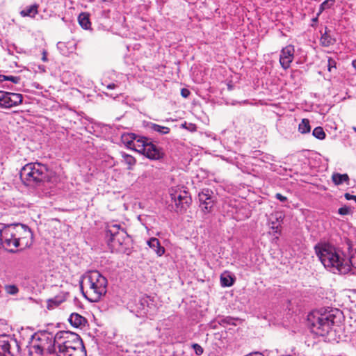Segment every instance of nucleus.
Listing matches in <instances>:
<instances>
[{"mask_svg":"<svg viewBox=\"0 0 356 356\" xmlns=\"http://www.w3.org/2000/svg\"><path fill=\"white\" fill-rule=\"evenodd\" d=\"M107 285V279L97 270L86 273L80 282L83 295L91 302H98L106 294Z\"/></svg>","mask_w":356,"mask_h":356,"instance_id":"1","label":"nucleus"},{"mask_svg":"<svg viewBox=\"0 0 356 356\" xmlns=\"http://www.w3.org/2000/svg\"><path fill=\"white\" fill-rule=\"evenodd\" d=\"M4 236L10 252H15L16 248L25 249L32 243L33 234L29 227L22 224L4 226Z\"/></svg>","mask_w":356,"mask_h":356,"instance_id":"2","label":"nucleus"},{"mask_svg":"<svg viewBox=\"0 0 356 356\" xmlns=\"http://www.w3.org/2000/svg\"><path fill=\"white\" fill-rule=\"evenodd\" d=\"M57 356H86V351L80 337L68 331H60L55 334Z\"/></svg>","mask_w":356,"mask_h":356,"instance_id":"3","label":"nucleus"},{"mask_svg":"<svg viewBox=\"0 0 356 356\" xmlns=\"http://www.w3.org/2000/svg\"><path fill=\"white\" fill-rule=\"evenodd\" d=\"M127 146L151 160H159L164 156L162 148L154 145L149 138L131 133L122 136Z\"/></svg>","mask_w":356,"mask_h":356,"instance_id":"4","label":"nucleus"},{"mask_svg":"<svg viewBox=\"0 0 356 356\" xmlns=\"http://www.w3.org/2000/svg\"><path fill=\"white\" fill-rule=\"evenodd\" d=\"M308 325L314 334L322 337L327 335L334 325L333 310L330 307L314 310L307 316Z\"/></svg>","mask_w":356,"mask_h":356,"instance_id":"5","label":"nucleus"},{"mask_svg":"<svg viewBox=\"0 0 356 356\" xmlns=\"http://www.w3.org/2000/svg\"><path fill=\"white\" fill-rule=\"evenodd\" d=\"M29 343L30 354L42 355L45 352L49 354L56 352L55 335L47 331H41L33 334Z\"/></svg>","mask_w":356,"mask_h":356,"instance_id":"6","label":"nucleus"},{"mask_svg":"<svg viewBox=\"0 0 356 356\" xmlns=\"http://www.w3.org/2000/svg\"><path fill=\"white\" fill-rule=\"evenodd\" d=\"M20 178L28 186L37 185L48 180L49 170L41 163H29L21 169Z\"/></svg>","mask_w":356,"mask_h":356,"instance_id":"7","label":"nucleus"},{"mask_svg":"<svg viewBox=\"0 0 356 356\" xmlns=\"http://www.w3.org/2000/svg\"><path fill=\"white\" fill-rule=\"evenodd\" d=\"M356 269V249L346 243L342 248H335V269L339 274L346 275L351 268Z\"/></svg>","mask_w":356,"mask_h":356,"instance_id":"8","label":"nucleus"},{"mask_svg":"<svg viewBox=\"0 0 356 356\" xmlns=\"http://www.w3.org/2000/svg\"><path fill=\"white\" fill-rule=\"evenodd\" d=\"M127 307L131 312L140 318L153 316L157 309L154 298L147 296L131 300L128 302Z\"/></svg>","mask_w":356,"mask_h":356,"instance_id":"9","label":"nucleus"},{"mask_svg":"<svg viewBox=\"0 0 356 356\" xmlns=\"http://www.w3.org/2000/svg\"><path fill=\"white\" fill-rule=\"evenodd\" d=\"M127 232L119 224L111 223L107 226L106 237L108 245L113 249H117L124 242Z\"/></svg>","mask_w":356,"mask_h":356,"instance_id":"10","label":"nucleus"},{"mask_svg":"<svg viewBox=\"0 0 356 356\" xmlns=\"http://www.w3.org/2000/svg\"><path fill=\"white\" fill-rule=\"evenodd\" d=\"M169 194L177 212L184 211L188 208L191 198L186 191L179 186L172 187L169 190Z\"/></svg>","mask_w":356,"mask_h":356,"instance_id":"11","label":"nucleus"},{"mask_svg":"<svg viewBox=\"0 0 356 356\" xmlns=\"http://www.w3.org/2000/svg\"><path fill=\"white\" fill-rule=\"evenodd\" d=\"M316 253L324 266L330 271L334 268V248L328 243L318 244L315 246Z\"/></svg>","mask_w":356,"mask_h":356,"instance_id":"12","label":"nucleus"},{"mask_svg":"<svg viewBox=\"0 0 356 356\" xmlns=\"http://www.w3.org/2000/svg\"><path fill=\"white\" fill-rule=\"evenodd\" d=\"M22 95L0 90V108H10L22 104Z\"/></svg>","mask_w":356,"mask_h":356,"instance_id":"13","label":"nucleus"},{"mask_svg":"<svg viewBox=\"0 0 356 356\" xmlns=\"http://www.w3.org/2000/svg\"><path fill=\"white\" fill-rule=\"evenodd\" d=\"M213 194V192L208 188L203 189L198 194L200 207L204 213L211 212L213 207L214 200Z\"/></svg>","mask_w":356,"mask_h":356,"instance_id":"14","label":"nucleus"},{"mask_svg":"<svg viewBox=\"0 0 356 356\" xmlns=\"http://www.w3.org/2000/svg\"><path fill=\"white\" fill-rule=\"evenodd\" d=\"M295 49L293 45H288L282 49L280 54V63L284 70L290 67L294 58Z\"/></svg>","mask_w":356,"mask_h":356,"instance_id":"15","label":"nucleus"},{"mask_svg":"<svg viewBox=\"0 0 356 356\" xmlns=\"http://www.w3.org/2000/svg\"><path fill=\"white\" fill-rule=\"evenodd\" d=\"M284 218V214L282 211L272 213L268 218L270 229L277 234L281 233V225Z\"/></svg>","mask_w":356,"mask_h":356,"instance_id":"16","label":"nucleus"},{"mask_svg":"<svg viewBox=\"0 0 356 356\" xmlns=\"http://www.w3.org/2000/svg\"><path fill=\"white\" fill-rule=\"evenodd\" d=\"M149 247L156 254L158 257L162 256L165 253L164 247L161 245L158 238L152 237L147 241Z\"/></svg>","mask_w":356,"mask_h":356,"instance_id":"17","label":"nucleus"},{"mask_svg":"<svg viewBox=\"0 0 356 356\" xmlns=\"http://www.w3.org/2000/svg\"><path fill=\"white\" fill-rule=\"evenodd\" d=\"M69 322L74 327H79L85 325L86 320L77 313H73L70 316Z\"/></svg>","mask_w":356,"mask_h":356,"instance_id":"18","label":"nucleus"},{"mask_svg":"<svg viewBox=\"0 0 356 356\" xmlns=\"http://www.w3.org/2000/svg\"><path fill=\"white\" fill-rule=\"evenodd\" d=\"M10 346L5 336L0 337V356H6L10 354Z\"/></svg>","mask_w":356,"mask_h":356,"instance_id":"19","label":"nucleus"},{"mask_svg":"<svg viewBox=\"0 0 356 356\" xmlns=\"http://www.w3.org/2000/svg\"><path fill=\"white\" fill-rule=\"evenodd\" d=\"M78 21L83 29H89L90 28L91 23L88 13H81L78 17Z\"/></svg>","mask_w":356,"mask_h":356,"instance_id":"20","label":"nucleus"},{"mask_svg":"<svg viewBox=\"0 0 356 356\" xmlns=\"http://www.w3.org/2000/svg\"><path fill=\"white\" fill-rule=\"evenodd\" d=\"M148 127L152 131H156L161 135L168 134L170 131L169 127L161 126L152 122H150L148 124Z\"/></svg>","mask_w":356,"mask_h":356,"instance_id":"21","label":"nucleus"},{"mask_svg":"<svg viewBox=\"0 0 356 356\" xmlns=\"http://www.w3.org/2000/svg\"><path fill=\"white\" fill-rule=\"evenodd\" d=\"M38 13V6L31 5L25 8L20 12V14L23 17H33Z\"/></svg>","mask_w":356,"mask_h":356,"instance_id":"22","label":"nucleus"},{"mask_svg":"<svg viewBox=\"0 0 356 356\" xmlns=\"http://www.w3.org/2000/svg\"><path fill=\"white\" fill-rule=\"evenodd\" d=\"M310 131L309 120L306 118L302 119L298 125V131L302 134H305L309 133Z\"/></svg>","mask_w":356,"mask_h":356,"instance_id":"23","label":"nucleus"},{"mask_svg":"<svg viewBox=\"0 0 356 356\" xmlns=\"http://www.w3.org/2000/svg\"><path fill=\"white\" fill-rule=\"evenodd\" d=\"M220 283L222 286H231L234 284V279L229 274L222 273L220 275Z\"/></svg>","mask_w":356,"mask_h":356,"instance_id":"24","label":"nucleus"},{"mask_svg":"<svg viewBox=\"0 0 356 356\" xmlns=\"http://www.w3.org/2000/svg\"><path fill=\"white\" fill-rule=\"evenodd\" d=\"M122 161L128 165V169L131 170L132 167L136 164V159L129 154L126 153L122 154Z\"/></svg>","mask_w":356,"mask_h":356,"instance_id":"25","label":"nucleus"},{"mask_svg":"<svg viewBox=\"0 0 356 356\" xmlns=\"http://www.w3.org/2000/svg\"><path fill=\"white\" fill-rule=\"evenodd\" d=\"M355 211V207L350 205H343L338 209V213L341 216L352 215Z\"/></svg>","mask_w":356,"mask_h":356,"instance_id":"26","label":"nucleus"},{"mask_svg":"<svg viewBox=\"0 0 356 356\" xmlns=\"http://www.w3.org/2000/svg\"><path fill=\"white\" fill-rule=\"evenodd\" d=\"M346 183L349 184V177L347 174L335 173V185Z\"/></svg>","mask_w":356,"mask_h":356,"instance_id":"27","label":"nucleus"},{"mask_svg":"<svg viewBox=\"0 0 356 356\" xmlns=\"http://www.w3.org/2000/svg\"><path fill=\"white\" fill-rule=\"evenodd\" d=\"M332 36L327 33V30L325 29V33L322 34V36L321 38V42L323 46H330L332 44Z\"/></svg>","mask_w":356,"mask_h":356,"instance_id":"28","label":"nucleus"},{"mask_svg":"<svg viewBox=\"0 0 356 356\" xmlns=\"http://www.w3.org/2000/svg\"><path fill=\"white\" fill-rule=\"evenodd\" d=\"M312 135L319 140H323L325 138V133L321 127H316L313 130Z\"/></svg>","mask_w":356,"mask_h":356,"instance_id":"29","label":"nucleus"},{"mask_svg":"<svg viewBox=\"0 0 356 356\" xmlns=\"http://www.w3.org/2000/svg\"><path fill=\"white\" fill-rule=\"evenodd\" d=\"M5 291L8 294L16 295L19 292V289L15 284H8L5 286Z\"/></svg>","mask_w":356,"mask_h":356,"instance_id":"30","label":"nucleus"},{"mask_svg":"<svg viewBox=\"0 0 356 356\" xmlns=\"http://www.w3.org/2000/svg\"><path fill=\"white\" fill-rule=\"evenodd\" d=\"M343 330H344V328L342 325H335V330H334L335 334H337V332H341ZM346 336L345 334H343V336H341V334H339L338 336H337V334H335V341L339 342V341L343 340V339L346 338Z\"/></svg>","mask_w":356,"mask_h":356,"instance_id":"31","label":"nucleus"},{"mask_svg":"<svg viewBox=\"0 0 356 356\" xmlns=\"http://www.w3.org/2000/svg\"><path fill=\"white\" fill-rule=\"evenodd\" d=\"M5 238H6L4 236V226L2 227L0 225V248L2 247L9 251L8 246H6V243H4Z\"/></svg>","mask_w":356,"mask_h":356,"instance_id":"32","label":"nucleus"},{"mask_svg":"<svg viewBox=\"0 0 356 356\" xmlns=\"http://www.w3.org/2000/svg\"><path fill=\"white\" fill-rule=\"evenodd\" d=\"M181 127L191 132H195L197 131V126L193 123H188L185 122L184 123L181 124Z\"/></svg>","mask_w":356,"mask_h":356,"instance_id":"33","label":"nucleus"},{"mask_svg":"<svg viewBox=\"0 0 356 356\" xmlns=\"http://www.w3.org/2000/svg\"><path fill=\"white\" fill-rule=\"evenodd\" d=\"M0 77H3V79H1V81H4V80L10 81L14 83H19V81H20L19 76L3 75V76H0Z\"/></svg>","mask_w":356,"mask_h":356,"instance_id":"34","label":"nucleus"},{"mask_svg":"<svg viewBox=\"0 0 356 356\" xmlns=\"http://www.w3.org/2000/svg\"><path fill=\"white\" fill-rule=\"evenodd\" d=\"M192 346H193V348L194 349L195 353L197 355H202L203 353V348L199 344L194 343V344H193Z\"/></svg>","mask_w":356,"mask_h":356,"instance_id":"35","label":"nucleus"},{"mask_svg":"<svg viewBox=\"0 0 356 356\" xmlns=\"http://www.w3.org/2000/svg\"><path fill=\"white\" fill-rule=\"evenodd\" d=\"M343 318V312L340 309L335 308V319L337 318L339 321H341Z\"/></svg>","mask_w":356,"mask_h":356,"instance_id":"36","label":"nucleus"},{"mask_svg":"<svg viewBox=\"0 0 356 356\" xmlns=\"http://www.w3.org/2000/svg\"><path fill=\"white\" fill-rule=\"evenodd\" d=\"M64 298H61V299H58V297H56L53 299H51L49 300V302L51 303H54V305H58L59 304H60L62 302L64 301Z\"/></svg>","mask_w":356,"mask_h":356,"instance_id":"37","label":"nucleus"},{"mask_svg":"<svg viewBox=\"0 0 356 356\" xmlns=\"http://www.w3.org/2000/svg\"><path fill=\"white\" fill-rule=\"evenodd\" d=\"M344 197L347 200H353L356 203V195H351L348 193L344 194Z\"/></svg>","mask_w":356,"mask_h":356,"instance_id":"38","label":"nucleus"},{"mask_svg":"<svg viewBox=\"0 0 356 356\" xmlns=\"http://www.w3.org/2000/svg\"><path fill=\"white\" fill-rule=\"evenodd\" d=\"M191 94V92L186 88H182L181 90V95L183 97L187 98Z\"/></svg>","mask_w":356,"mask_h":356,"instance_id":"39","label":"nucleus"},{"mask_svg":"<svg viewBox=\"0 0 356 356\" xmlns=\"http://www.w3.org/2000/svg\"><path fill=\"white\" fill-rule=\"evenodd\" d=\"M275 197H276V199L279 200L282 202H285L287 200V197L282 195L280 193H276Z\"/></svg>","mask_w":356,"mask_h":356,"instance_id":"40","label":"nucleus"},{"mask_svg":"<svg viewBox=\"0 0 356 356\" xmlns=\"http://www.w3.org/2000/svg\"><path fill=\"white\" fill-rule=\"evenodd\" d=\"M232 319L229 318V317H227V318H225L221 320L220 321V323H227V324H231L232 323Z\"/></svg>","mask_w":356,"mask_h":356,"instance_id":"41","label":"nucleus"},{"mask_svg":"<svg viewBox=\"0 0 356 356\" xmlns=\"http://www.w3.org/2000/svg\"><path fill=\"white\" fill-rule=\"evenodd\" d=\"M332 63V59L329 58V60H328V70H329V71H330L331 68L333 67Z\"/></svg>","mask_w":356,"mask_h":356,"instance_id":"42","label":"nucleus"},{"mask_svg":"<svg viewBox=\"0 0 356 356\" xmlns=\"http://www.w3.org/2000/svg\"><path fill=\"white\" fill-rule=\"evenodd\" d=\"M106 87L108 89L111 90V89H114L116 87V85L115 83H110Z\"/></svg>","mask_w":356,"mask_h":356,"instance_id":"43","label":"nucleus"},{"mask_svg":"<svg viewBox=\"0 0 356 356\" xmlns=\"http://www.w3.org/2000/svg\"><path fill=\"white\" fill-rule=\"evenodd\" d=\"M352 65L356 70V59L352 61Z\"/></svg>","mask_w":356,"mask_h":356,"instance_id":"44","label":"nucleus"},{"mask_svg":"<svg viewBox=\"0 0 356 356\" xmlns=\"http://www.w3.org/2000/svg\"><path fill=\"white\" fill-rule=\"evenodd\" d=\"M57 46H58V48H60L61 46H64V44L62 42H58Z\"/></svg>","mask_w":356,"mask_h":356,"instance_id":"45","label":"nucleus"},{"mask_svg":"<svg viewBox=\"0 0 356 356\" xmlns=\"http://www.w3.org/2000/svg\"><path fill=\"white\" fill-rule=\"evenodd\" d=\"M42 60H43V61H46V60H47V57H46L45 54H44V55H43V56H42Z\"/></svg>","mask_w":356,"mask_h":356,"instance_id":"46","label":"nucleus"},{"mask_svg":"<svg viewBox=\"0 0 356 356\" xmlns=\"http://www.w3.org/2000/svg\"><path fill=\"white\" fill-rule=\"evenodd\" d=\"M326 4H327V2H326V1L323 2V3L321 4V7H322L323 8H324Z\"/></svg>","mask_w":356,"mask_h":356,"instance_id":"47","label":"nucleus"},{"mask_svg":"<svg viewBox=\"0 0 356 356\" xmlns=\"http://www.w3.org/2000/svg\"><path fill=\"white\" fill-rule=\"evenodd\" d=\"M331 179L334 181V173L330 177Z\"/></svg>","mask_w":356,"mask_h":356,"instance_id":"48","label":"nucleus"},{"mask_svg":"<svg viewBox=\"0 0 356 356\" xmlns=\"http://www.w3.org/2000/svg\"><path fill=\"white\" fill-rule=\"evenodd\" d=\"M353 129L355 130V131H356V127H353Z\"/></svg>","mask_w":356,"mask_h":356,"instance_id":"49","label":"nucleus"}]
</instances>
